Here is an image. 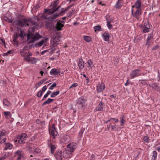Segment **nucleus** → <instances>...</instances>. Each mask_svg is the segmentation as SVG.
Segmentation results:
<instances>
[{
	"label": "nucleus",
	"instance_id": "nucleus-1",
	"mask_svg": "<svg viewBox=\"0 0 160 160\" xmlns=\"http://www.w3.org/2000/svg\"><path fill=\"white\" fill-rule=\"evenodd\" d=\"M29 23L33 25L36 24V22L30 18L27 19L24 18L22 19H18L14 21L13 22V25L18 26L22 27L28 26Z\"/></svg>",
	"mask_w": 160,
	"mask_h": 160
},
{
	"label": "nucleus",
	"instance_id": "nucleus-2",
	"mask_svg": "<svg viewBox=\"0 0 160 160\" xmlns=\"http://www.w3.org/2000/svg\"><path fill=\"white\" fill-rule=\"evenodd\" d=\"M42 38L41 36L37 33L34 34H28L27 36V41L28 44L34 42Z\"/></svg>",
	"mask_w": 160,
	"mask_h": 160
},
{
	"label": "nucleus",
	"instance_id": "nucleus-3",
	"mask_svg": "<svg viewBox=\"0 0 160 160\" xmlns=\"http://www.w3.org/2000/svg\"><path fill=\"white\" fill-rule=\"evenodd\" d=\"M73 6V5H72L68 6L65 8H62V10L59 12V14H55L53 15H51L50 16H46L45 17V18L46 19H48L49 20H51L53 19H55L58 17L59 14H60L61 15H62L65 13L66 12L68 11V9Z\"/></svg>",
	"mask_w": 160,
	"mask_h": 160
},
{
	"label": "nucleus",
	"instance_id": "nucleus-4",
	"mask_svg": "<svg viewBox=\"0 0 160 160\" xmlns=\"http://www.w3.org/2000/svg\"><path fill=\"white\" fill-rule=\"evenodd\" d=\"M87 101L85 98L84 96H82L78 98L76 100V104L77 106L81 109H82L86 106L85 104Z\"/></svg>",
	"mask_w": 160,
	"mask_h": 160
},
{
	"label": "nucleus",
	"instance_id": "nucleus-5",
	"mask_svg": "<svg viewBox=\"0 0 160 160\" xmlns=\"http://www.w3.org/2000/svg\"><path fill=\"white\" fill-rule=\"evenodd\" d=\"M58 2L55 1L54 2L52 3L51 5L52 6V8L51 9H46L45 10V12L48 13L50 15L55 12V11H58V9L60 8V6L56 7L58 3Z\"/></svg>",
	"mask_w": 160,
	"mask_h": 160
},
{
	"label": "nucleus",
	"instance_id": "nucleus-6",
	"mask_svg": "<svg viewBox=\"0 0 160 160\" xmlns=\"http://www.w3.org/2000/svg\"><path fill=\"white\" fill-rule=\"evenodd\" d=\"M131 12L132 16L133 18L137 20L139 19L142 13L141 9H137L135 11H134V10L131 9Z\"/></svg>",
	"mask_w": 160,
	"mask_h": 160
},
{
	"label": "nucleus",
	"instance_id": "nucleus-7",
	"mask_svg": "<svg viewBox=\"0 0 160 160\" xmlns=\"http://www.w3.org/2000/svg\"><path fill=\"white\" fill-rule=\"evenodd\" d=\"M61 38V37L60 35H57L56 36H54L53 38H51V42L52 43V46L53 47H55L59 44Z\"/></svg>",
	"mask_w": 160,
	"mask_h": 160
},
{
	"label": "nucleus",
	"instance_id": "nucleus-8",
	"mask_svg": "<svg viewBox=\"0 0 160 160\" xmlns=\"http://www.w3.org/2000/svg\"><path fill=\"white\" fill-rule=\"evenodd\" d=\"M49 132L53 137V139H54L58 135V134L55 128V124L53 123L50 128H49Z\"/></svg>",
	"mask_w": 160,
	"mask_h": 160
},
{
	"label": "nucleus",
	"instance_id": "nucleus-9",
	"mask_svg": "<svg viewBox=\"0 0 160 160\" xmlns=\"http://www.w3.org/2000/svg\"><path fill=\"white\" fill-rule=\"evenodd\" d=\"M140 70L135 69L131 72L130 74V76L132 78L140 76L141 75V74L140 73Z\"/></svg>",
	"mask_w": 160,
	"mask_h": 160
},
{
	"label": "nucleus",
	"instance_id": "nucleus-10",
	"mask_svg": "<svg viewBox=\"0 0 160 160\" xmlns=\"http://www.w3.org/2000/svg\"><path fill=\"white\" fill-rule=\"evenodd\" d=\"M77 144L75 143H72L68 145L67 146V148L71 152H72L77 147Z\"/></svg>",
	"mask_w": 160,
	"mask_h": 160
},
{
	"label": "nucleus",
	"instance_id": "nucleus-11",
	"mask_svg": "<svg viewBox=\"0 0 160 160\" xmlns=\"http://www.w3.org/2000/svg\"><path fill=\"white\" fill-rule=\"evenodd\" d=\"M55 157L57 160H62L63 157L62 151L58 150L56 152Z\"/></svg>",
	"mask_w": 160,
	"mask_h": 160
},
{
	"label": "nucleus",
	"instance_id": "nucleus-12",
	"mask_svg": "<svg viewBox=\"0 0 160 160\" xmlns=\"http://www.w3.org/2000/svg\"><path fill=\"white\" fill-rule=\"evenodd\" d=\"M71 152H70L68 149L65 150L63 151V157L65 158H68L70 157L72 154Z\"/></svg>",
	"mask_w": 160,
	"mask_h": 160
},
{
	"label": "nucleus",
	"instance_id": "nucleus-13",
	"mask_svg": "<svg viewBox=\"0 0 160 160\" xmlns=\"http://www.w3.org/2000/svg\"><path fill=\"white\" fill-rule=\"evenodd\" d=\"M48 147L50 148L51 152L53 154L54 151L57 148V145L55 144H53L51 143V142H48Z\"/></svg>",
	"mask_w": 160,
	"mask_h": 160
},
{
	"label": "nucleus",
	"instance_id": "nucleus-14",
	"mask_svg": "<svg viewBox=\"0 0 160 160\" xmlns=\"http://www.w3.org/2000/svg\"><path fill=\"white\" fill-rule=\"evenodd\" d=\"M50 73L51 75L56 76L60 73V71L58 69L53 68L51 70Z\"/></svg>",
	"mask_w": 160,
	"mask_h": 160
},
{
	"label": "nucleus",
	"instance_id": "nucleus-15",
	"mask_svg": "<svg viewBox=\"0 0 160 160\" xmlns=\"http://www.w3.org/2000/svg\"><path fill=\"white\" fill-rule=\"evenodd\" d=\"M104 108V103L102 102V101H101L98 107L96 108L95 110L96 111H102Z\"/></svg>",
	"mask_w": 160,
	"mask_h": 160
},
{
	"label": "nucleus",
	"instance_id": "nucleus-16",
	"mask_svg": "<svg viewBox=\"0 0 160 160\" xmlns=\"http://www.w3.org/2000/svg\"><path fill=\"white\" fill-rule=\"evenodd\" d=\"M20 53L21 55L23 57L24 59L28 62L29 59H30V57H29V55H26L24 54V50L23 49L21 51Z\"/></svg>",
	"mask_w": 160,
	"mask_h": 160
},
{
	"label": "nucleus",
	"instance_id": "nucleus-17",
	"mask_svg": "<svg viewBox=\"0 0 160 160\" xmlns=\"http://www.w3.org/2000/svg\"><path fill=\"white\" fill-rule=\"evenodd\" d=\"M63 26V24L61 23L60 22V21L57 22L56 28L57 31H59L62 30Z\"/></svg>",
	"mask_w": 160,
	"mask_h": 160
},
{
	"label": "nucleus",
	"instance_id": "nucleus-18",
	"mask_svg": "<svg viewBox=\"0 0 160 160\" xmlns=\"http://www.w3.org/2000/svg\"><path fill=\"white\" fill-rule=\"evenodd\" d=\"M78 65L80 70H82L83 68L84 64V62H83V59L82 58H79Z\"/></svg>",
	"mask_w": 160,
	"mask_h": 160
},
{
	"label": "nucleus",
	"instance_id": "nucleus-19",
	"mask_svg": "<svg viewBox=\"0 0 160 160\" xmlns=\"http://www.w3.org/2000/svg\"><path fill=\"white\" fill-rule=\"evenodd\" d=\"M104 88V84L102 83L101 84H98L97 86V90L98 92L102 91Z\"/></svg>",
	"mask_w": 160,
	"mask_h": 160
},
{
	"label": "nucleus",
	"instance_id": "nucleus-20",
	"mask_svg": "<svg viewBox=\"0 0 160 160\" xmlns=\"http://www.w3.org/2000/svg\"><path fill=\"white\" fill-rule=\"evenodd\" d=\"M102 37L105 41L108 42L109 41V38L110 37V35L108 33H104L102 35Z\"/></svg>",
	"mask_w": 160,
	"mask_h": 160
},
{
	"label": "nucleus",
	"instance_id": "nucleus-21",
	"mask_svg": "<svg viewBox=\"0 0 160 160\" xmlns=\"http://www.w3.org/2000/svg\"><path fill=\"white\" fill-rule=\"evenodd\" d=\"M27 138V135L25 133H23L17 137V139H21L25 141Z\"/></svg>",
	"mask_w": 160,
	"mask_h": 160
},
{
	"label": "nucleus",
	"instance_id": "nucleus-22",
	"mask_svg": "<svg viewBox=\"0 0 160 160\" xmlns=\"http://www.w3.org/2000/svg\"><path fill=\"white\" fill-rule=\"evenodd\" d=\"M135 7L136 9H141V1L140 0H137L135 3Z\"/></svg>",
	"mask_w": 160,
	"mask_h": 160
},
{
	"label": "nucleus",
	"instance_id": "nucleus-23",
	"mask_svg": "<svg viewBox=\"0 0 160 160\" xmlns=\"http://www.w3.org/2000/svg\"><path fill=\"white\" fill-rule=\"evenodd\" d=\"M41 152V150L38 148H36L34 149V152H32L30 155L31 157H33L35 154H37Z\"/></svg>",
	"mask_w": 160,
	"mask_h": 160
},
{
	"label": "nucleus",
	"instance_id": "nucleus-24",
	"mask_svg": "<svg viewBox=\"0 0 160 160\" xmlns=\"http://www.w3.org/2000/svg\"><path fill=\"white\" fill-rule=\"evenodd\" d=\"M7 131L5 130H0V140L2 137L6 136L7 134Z\"/></svg>",
	"mask_w": 160,
	"mask_h": 160
},
{
	"label": "nucleus",
	"instance_id": "nucleus-25",
	"mask_svg": "<svg viewBox=\"0 0 160 160\" xmlns=\"http://www.w3.org/2000/svg\"><path fill=\"white\" fill-rule=\"evenodd\" d=\"M5 147L4 148L5 150H6L8 149H10L12 148V145L9 143H5Z\"/></svg>",
	"mask_w": 160,
	"mask_h": 160
},
{
	"label": "nucleus",
	"instance_id": "nucleus-26",
	"mask_svg": "<svg viewBox=\"0 0 160 160\" xmlns=\"http://www.w3.org/2000/svg\"><path fill=\"white\" fill-rule=\"evenodd\" d=\"M5 117L7 119H8L11 117V114L10 112L5 111L3 112Z\"/></svg>",
	"mask_w": 160,
	"mask_h": 160
},
{
	"label": "nucleus",
	"instance_id": "nucleus-27",
	"mask_svg": "<svg viewBox=\"0 0 160 160\" xmlns=\"http://www.w3.org/2000/svg\"><path fill=\"white\" fill-rule=\"evenodd\" d=\"M54 101V99H51L50 98H48L47 99L46 101H45L42 104V106L44 105L47 104H48L52 102L53 101Z\"/></svg>",
	"mask_w": 160,
	"mask_h": 160
},
{
	"label": "nucleus",
	"instance_id": "nucleus-28",
	"mask_svg": "<svg viewBox=\"0 0 160 160\" xmlns=\"http://www.w3.org/2000/svg\"><path fill=\"white\" fill-rule=\"evenodd\" d=\"M75 11V9L73 8L67 14V17L68 18H71L72 15L74 13Z\"/></svg>",
	"mask_w": 160,
	"mask_h": 160
},
{
	"label": "nucleus",
	"instance_id": "nucleus-29",
	"mask_svg": "<svg viewBox=\"0 0 160 160\" xmlns=\"http://www.w3.org/2000/svg\"><path fill=\"white\" fill-rule=\"evenodd\" d=\"M3 19L4 20L10 23H12L13 21L12 19L10 17H8L6 16L4 17Z\"/></svg>",
	"mask_w": 160,
	"mask_h": 160
},
{
	"label": "nucleus",
	"instance_id": "nucleus-30",
	"mask_svg": "<svg viewBox=\"0 0 160 160\" xmlns=\"http://www.w3.org/2000/svg\"><path fill=\"white\" fill-rule=\"evenodd\" d=\"M19 37V35L17 33L16 34H15L13 36V42L15 43H16L17 45L18 41H17V40Z\"/></svg>",
	"mask_w": 160,
	"mask_h": 160
},
{
	"label": "nucleus",
	"instance_id": "nucleus-31",
	"mask_svg": "<svg viewBox=\"0 0 160 160\" xmlns=\"http://www.w3.org/2000/svg\"><path fill=\"white\" fill-rule=\"evenodd\" d=\"M37 62L36 59L34 58H30V59H29L28 62L32 63V64H34L36 63Z\"/></svg>",
	"mask_w": 160,
	"mask_h": 160
},
{
	"label": "nucleus",
	"instance_id": "nucleus-32",
	"mask_svg": "<svg viewBox=\"0 0 160 160\" xmlns=\"http://www.w3.org/2000/svg\"><path fill=\"white\" fill-rule=\"evenodd\" d=\"M3 104L7 107H9L11 105L10 103L6 99H4L3 100Z\"/></svg>",
	"mask_w": 160,
	"mask_h": 160
},
{
	"label": "nucleus",
	"instance_id": "nucleus-33",
	"mask_svg": "<svg viewBox=\"0 0 160 160\" xmlns=\"http://www.w3.org/2000/svg\"><path fill=\"white\" fill-rule=\"evenodd\" d=\"M22 151L20 150H18L15 153V156H22Z\"/></svg>",
	"mask_w": 160,
	"mask_h": 160
},
{
	"label": "nucleus",
	"instance_id": "nucleus-34",
	"mask_svg": "<svg viewBox=\"0 0 160 160\" xmlns=\"http://www.w3.org/2000/svg\"><path fill=\"white\" fill-rule=\"evenodd\" d=\"M152 154L151 160H155L157 158V153L156 151H154L153 152Z\"/></svg>",
	"mask_w": 160,
	"mask_h": 160
},
{
	"label": "nucleus",
	"instance_id": "nucleus-35",
	"mask_svg": "<svg viewBox=\"0 0 160 160\" xmlns=\"http://www.w3.org/2000/svg\"><path fill=\"white\" fill-rule=\"evenodd\" d=\"M151 86L152 89L156 90L158 89L159 88L158 84L156 83L152 84Z\"/></svg>",
	"mask_w": 160,
	"mask_h": 160
},
{
	"label": "nucleus",
	"instance_id": "nucleus-36",
	"mask_svg": "<svg viewBox=\"0 0 160 160\" xmlns=\"http://www.w3.org/2000/svg\"><path fill=\"white\" fill-rule=\"evenodd\" d=\"M83 39L84 40H85L86 42H89L91 40V38L88 36H84L83 37Z\"/></svg>",
	"mask_w": 160,
	"mask_h": 160
},
{
	"label": "nucleus",
	"instance_id": "nucleus-37",
	"mask_svg": "<svg viewBox=\"0 0 160 160\" xmlns=\"http://www.w3.org/2000/svg\"><path fill=\"white\" fill-rule=\"evenodd\" d=\"M59 93V91H57L55 92H53L51 94V97L54 98L58 95Z\"/></svg>",
	"mask_w": 160,
	"mask_h": 160
},
{
	"label": "nucleus",
	"instance_id": "nucleus-38",
	"mask_svg": "<svg viewBox=\"0 0 160 160\" xmlns=\"http://www.w3.org/2000/svg\"><path fill=\"white\" fill-rule=\"evenodd\" d=\"M94 28L95 29V31L96 32L97 31H102L101 27L99 25H98L95 26L94 27Z\"/></svg>",
	"mask_w": 160,
	"mask_h": 160
},
{
	"label": "nucleus",
	"instance_id": "nucleus-39",
	"mask_svg": "<svg viewBox=\"0 0 160 160\" xmlns=\"http://www.w3.org/2000/svg\"><path fill=\"white\" fill-rule=\"evenodd\" d=\"M143 140L146 143L149 142V138L147 136H144L143 138Z\"/></svg>",
	"mask_w": 160,
	"mask_h": 160
},
{
	"label": "nucleus",
	"instance_id": "nucleus-40",
	"mask_svg": "<svg viewBox=\"0 0 160 160\" xmlns=\"http://www.w3.org/2000/svg\"><path fill=\"white\" fill-rule=\"evenodd\" d=\"M144 27L147 28V29H150V28L149 23L147 22H144Z\"/></svg>",
	"mask_w": 160,
	"mask_h": 160
},
{
	"label": "nucleus",
	"instance_id": "nucleus-41",
	"mask_svg": "<svg viewBox=\"0 0 160 160\" xmlns=\"http://www.w3.org/2000/svg\"><path fill=\"white\" fill-rule=\"evenodd\" d=\"M45 41L44 40H42L40 42H39L38 43H36L35 45H38V47H40L41 46L44 42Z\"/></svg>",
	"mask_w": 160,
	"mask_h": 160
},
{
	"label": "nucleus",
	"instance_id": "nucleus-42",
	"mask_svg": "<svg viewBox=\"0 0 160 160\" xmlns=\"http://www.w3.org/2000/svg\"><path fill=\"white\" fill-rule=\"evenodd\" d=\"M118 1L116 3L115 6L116 9H118L121 8L122 5Z\"/></svg>",
	"mask_w": 160,
	"mask_h": 160
},
{
	"label": "nucleus",
	"instance_id": "nucleus-43",
	"mask_svg": "<svg viewBox=\"0 0 160 160\" xmlns=\"http://www.w3.org/2000/svg\"><path fill=\"white\" fill-rule=\"evenodd\" d=\"M13 52V51L12 50L9 51L7 52L3 53L2 54L3 56H7L9 54H11V53H12Z\"/></svg>",
	"mask_w": 160,
	"mask_h": 160
},
{
	"label": "nucleus",
	"instance_id": "nucleus-44",
	"mask_svg": "<svg viewBox=\"0 0 160 160\" xmlns=\"http://www.w3.org/2000/svg\"><path fill=\"white\" fill-rule=\"evenodd\" d=\"M47 79L46 78H44L40 82H38L37 84L38 85V87L40 86L41 84H42L44 82H45L46 80H47Z\"/></svg>",
	"mask_w": 160,
	"mask_h": 160
},
{
	"label": "nucleus",
	"instance_id": "nucleus-45",
	"mask_svg": "<svg viewBox=\"0 0 160 160\" xmlns=\"http://www.w3.org/2000/svg\"><path fill=\"white\" fill-rule=\"evenodd\" d=\"M152 35H153V33H151L149 34V35L148 37L147 38V41H149L150 40L151 38H153Z\"/></svg>",
	"mask_w": 160,
	"mask_h": 160
},
{
	"label": "nucleus",
	"instance_id": "nucleus-46",
	"mask_svg": "<svg viewBox=\"0 0 160 160\" xmlns=\"http://www.w3.org/2000/svg\"><path fill=\"white\" fill-rule=\"evenodd\" d=\"M125 120L123 119V116H122V118L120 120L121 126H122L124 124Z\"/></svg>",
	"mask_w": 160,
	"mask_h": 160
},
{
	"label": "nucleus",
	"instance_id": "nucleus-47",
	"mask_svg": "<svg viewBox=\"0 0 160 160\" xmlns=\"http://www.w3.org/2000/svg\"><path fill=\"white\" fill-rule=\"evenodd\" d=\"M42 93L43 92L40 90L38 92L37 96L38 97L40 98L42 96Z\"/></svg>",
	"mask_w": 160,
	"mask_h": 160
},
{
	"label": "nucleus",
	"instance_id": "nucleus-48",
	"mask_svg": "<svg viewBox=\"0 0 160 160\" xmlns=\"http://www.w3.org/2000/svg\"><path fill=\"white\" fill-rule=\"evenodd\" d=\"M56 84L54 82L51 86L50 87L49 89L50 90L53 89L54 88L56 87Z\"/></svg>",
	"mask_w": 160,
	"mask_h": 160
},
{
	"label": "nucleus",
	"instance_id": "nucleus-49",
	"mask_svg": "<svg viewBox=\"0 0 160 160\" xmlns=\"http://www.w3.org/2000/svg\"><path fill=\"white\" fill-rule=\"evenodd\" d=\"M19 36H20L22 39L24 38L23 32L22 30L21 29L20 30V33L19 35Z\"/></svg>",
	"mask_w": 160,
	"mask_h": 160
},
{
	"label": "nucleus",
	"instance_id": "nucleus-50",
	"mask_svg": "<svg viewBox=\"0 0 160 160\" xmlns=\"http://www.w3.org/2000/svg\"><path fill=\"white\" fill-rule=\"evenodd\" d=\"M84 129H82L79 131V135L80 137H81L82 136V135L84 131Z\"/></svg>",
	"mask_w": 160,
	"mask_h": 160
},
{
	"label": "nucleus",
	"instance_id": "nucleus-51",
	"mask_svg": "<svg viewBox=\"0 0 160 160\" xmlns=\"http://www.w3.org/2000/svg\"><path fill=\"white\" fill-rule=\"evenodd\" d=\"M143 33H146L149 32V29H147L146 27H143Z\"/></svg>",
	"mask_w": 160,
	"mask_h": 160
},
{
	"label": "nucleus",
	"instance_id": "nucleus-52",
	"mask_svg": "<svg viewBox=\"0 0 160 160\" xmlns=\"http://www.w3.org/2000/svg\"><path fill=\"white\" fill-rule=\"evenodd\" d=\"M107 25L109 29H111L112 28V25L110 24V23H107Z\"/></svg>",
	"mask_w": 160,
	"mask_h": 160
},
{
	"label": "nucleus",
	"instance_id": "nucleus-53",
	"mask_svg": "<svg viewBox=\"0 0 160 160\" xmlns=\"http://www.w3.org/2000/svg\"><path fill=\"white\" fill-rule=\"evenodd\" d=\"M18 142L19 144H23L25 143V141L21 140V139H19L18 140Z\"/></svg>",
	"mask_w": 160,
	"mask_h": 160
},
{
	"label": "nucleus",
	"instance_id": "nucleus-54",
	"mask_svg": "<svg viewBox=\"0 0 160 160\" xmlns=\"http://www.w3.org/2000/svg\"><path fill=\"white\" fill-rule=\"evenodd\" d=\"M47 89V87L46 85L44 86L41 91L42 92H44Z\"/></svg>",
	"mask_w": 160,
	"mask_h": 160
},
{
	"label": "nucleus",
	"instance_id": "nucleus-55",
	"mask_svg": "<svg viewBox=\"0 0 160 160\" xmlns=\"http://www.w3.org/2000/svg\"><path fill=\"white\" fill-rule=\"evenodd\" d=\"M92 63V62L91 61V59H89L88 61V67H90Z\"/></svg>",
	"mask_w": 160,
	"mask_h": 160
},
{
	"label": "nucleus",
	"instance_id": "nucleus-56",
	"mask_svg": "<svg viewBox=\"0 0 160 160\" xmlns=\"http://www.w3.org/2000/svg\"><path fill=\"white\" fill-rule=\"evenodd\" d=\"M83 76L85 78L86 80L87 81V83H88L89 82V78H88L86 76V75L84 74H83Z\"/></svg>",
	"mask_w": 160,
	"mask_h": 160
},
{
	"label": "nucleus",
	"instance_id": "nucleus-57",
	"mask_svg": "<svg viewBox=\"0 0 160 160\" xmlns=\"http://www.w3.org/2000/svg\"><path fill=\"white\" fill-rule=\"evenodd\" d=\"M106 19L107 21V23H110L113 21V20H112V19H111L110 20L108 19L107 16H106Z\"/></svg>",
	"mask_w": 160,
	"mask_h": 160
},
{
	"label": "nucleus",
	"instance_id": "nucleus-58",
	"mask_svg": "<svg viewBox=\"0 0 160 160\" xmlns=\"http://www.w3.org/2000/svg\"><path fill=\"white\" fill-rule=\"evenodd\" d=\"M78 85V84L76 83H74L72 84L69 87V88H71L72 87H76Z\"/></svg>",
	"mask_w": 160,
	"mask_h": 160
},
{
	"label": "nucleus",
	"instance_id": "nucleus-59",
	"mask_svg": "<svg viewBox=\"0 0 160 160\" xmlns=\"http://www.w3.org/2000/svg\"><path fill=\"white\" fill-rule=\"evenodd\" d=\"M111 119L113 120L116 123H117L118 122V120L117 119H116L113 118H111Z\"/></svg>",
	"mask_w": 160,
	"mask_h": 160
},
{
	"label": "nucleus",
	"instance_id": "nucleus-60",
	"mask_svg": "<svg viewBox=\"0 0 160 160\" xmlns=\"http://www.w3.org/2000/svg\"><path fill=\"white\" fill-rule=\"evenodd\" d=\"M48 95L47 93L45 94L42 100H45L46 98L48 97Z\"/></svg>",
	"mask_w": 160,
	"mask_h": 160
},
{
	"label": "nucleus",
	"instance_id": "nucleus-61",
	"mask_svg": "<svg viewBox=\"0 0 160 160\" xmlns=\"http://www.w3.org/2000/svg\"><path fill=\"white\" fill-rule=\"evenodd\" d=\"M6 140V138H3L2 140L0 142V143H2L4 142Z\"/></svg>",
	"mask_w": 160,
	"mask_h": 160
},
{
	"label": "nucleus",
	"instance_id": "nucleus-62",
	"mask_svg": "<svg viewBox=\"0 0 160 160\" xmlns=\"http://www.w3.org/2000/svg\"><path fill=\"white\" fill-rule=\"evenodd\" d=\"M111 129L113 130L114 129L116 128V125H112L111 126Z\"/></svg>",
	"mask_w": 160,
	"mask_h": 160
},
{
	"label": "nucleus",
	"instance_id": "nucleus-63",
	"mask_svg": "<svg viewBox=\"0 0 160 160\" xmlns=\"http://www.w3.org/2000/svg\"><path fill=\"white\" fill-rule=\"evenodd\" d=\"M22 156H17V160H20L21 158V157Z\"/></svg>",
	"mask_w": 160,
	"mask_h": 160
},
{
	"label": "nucleus",
	"instance_id": "nucleus-64",
	"mask_svg": "<svg viewBox=\"0 0 160 160\" xmlns=\"http://www.w3.org/2000/svg\"><path fill=\"white\" fill-rule=\"evenodd\" d=\"M159 47L158 46V45H156L154 47H153V50H156Z\"/></svg>",
	"mask_w": 160,
	"mask_h": 160
}]
</instances>
